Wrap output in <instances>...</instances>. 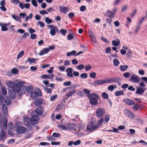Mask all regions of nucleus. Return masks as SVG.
I'll use <instances>...</instances> for the list:
<instances>
[{"instance_id": "1", "label": "nucleus", "mask_w": 147, "mask_h": 147, "mask_svg": "<svg viewBox=\"0 0 147 147\" xmlns=\"http://www.w3.org/2000/svg\"><path fill=\"white\" fill-rule=\"evenodd\" d=\"M93 95L96 97H98V94L95 93H93L92 94H89L88 95V97L90 98V103L94 106L98 104V100L96 98L93 96Z\"/></svg>"}, {"instance_id": "2", "label": "nucleus", "mask_w": 147, "mask_h": 147, "mask_svg": "<svg viewBox=\"0 0 147 147\" xmlns=\"http://www.w3.org/2000/svg\"><path fill=\"white\" fill-rule=\"evenodd\" d=\"M98 126L96 124L95 121H91L90 123H88L87 125L86 130L89 131H92L98 128Z\"/></svg>"}, {"instance_id": "3", "label": "nucleus", "mask_w": 147, "mask_h": 147, "mask_svg": "<svg viewBox=\"0 0 147 147\" xmlns=\"http://www.w3.org/2000/svg\"><path fill=\"white\" fill-rule=\"evenodd\" d=\"M24 82L22 81L18 82L16 85H15L12 88V90L15 92H18L23 87L22 86L24 85Z\"/></svg>"}, {"instance_id": "4", "label": "nucleus", "mask_w": 147, "mask_h": 147, "mask_svg": "<svg viewBox=\"0 0 147 147\" xmlns=\"http://www.w3.org/2000/svg\"><path fill=\"white\" fill-rule=\"evenodd\" d=\"M31 96L33 99H35L37 97V96L41 95V92L40 90L38 88L36 89L34 91L31 93Z\"/></svg>"}, {"instance_id": "5", "label": "nucleus", "mask_w": 147, "mask_h": 147, "mask_svg": "<svg viewBox=\"0 0 147 147\" xmlns=\"http://www.w3.org/2000/svg\"><path fill=\"white\" fill-rule=\"evenodd\" d=\"M107 83H112L114 82L119 83V81L121 80V79L118 77L111 78L108 79H106Z\"/></svg>"}, {"instance_id": "6", "label": "nucleus", "mask_w": 147, "mask_h": 147, "mask_svg": "<svg viewBox=\"0 0 147 147\" xmlns=\"http://www.w3.org/2000/svg\"><path fill=\"white\" fill-rule=\"evenodd\" d=\"M39 119L40 118L37 115H34L31 116L30 118V121L32 124L34 125L38 123L37 121H38Z\"/></svg>"}, {"instance_id": "7", "label": "nucleus", "mask_w": 147, "mask_h": 147, "mask_svg": "<svg viewBox=\"0 0 147 147\" xmlns=\"http://www.w3.org/2000/svg\"><path fill=\"white\" fill-rule=\"evenodd\" d=\"M107 83L106 80H105L100 79L96 80L91 83V84L95 86H99Z\"/></svg>"}, {"instance_id": "8", "label": "nucleus", "mask_w": 147, "mask_h": 147, "mask_svg": "<svg viewBox=\"0 0 147 147\" xmlns=\"http://www.w3.org/2000/svg\"><path fill=\"white\" fill-rule=\"evenodd\" d=\"M130 81L136 83H138L140 81L139 78L135 74H132L129 79Z\"/></svg>"}, {"instance_id": "9", "label": "nucleus", "mask_w": 147, "mask_h": 147, "mask_svg": "<svg viewBox=\"0 0 147 147\" xmlns=\"http://www.w3.org/2000/svg\"><path fill=\"white\" fill-rule=\"evenodd\" d=\"M7 138V134L6 132L3 129H2L0 134V139L2 140L3 142Z\"/></svg>"}, {"instance_id": "10", "label": "nucleus", "mask_w": 147, "mask_h": 147, "mask_svg": "<svg viewBox=\"0 0 147 147\" xmlns=\"http://www.w3.org/2000/svg\"><path fill=\"white\" fill-rule=\"evenodd\" d=\"M104 111L102 108H99L96 110V113L97 117H102L104 115Z\"/></svg>"}, {"instance_id": "11", "label": "nucleus", "mask_w": 147, "mask_h": 147, "mask_svg": "<svg viewBox=\"0 0 147 147\" xmlns=\"http://www.w3.org/2000/svg\"><path fill=\"white\" fill-rule=\"evenodd\" d=\"M125 114L126 116L130 119H133L134 118L133 113L129 110H125Z\"/></svg>"}, {"instance_id": "12", "label": "nucleus", "mask_w": 147, "mask_h": 147, "mask_svg": "<svg viewBox=\"0 0 147 147\" xmlns=\"http://www.w3.org/2000/svg\"><path fill=\"white\" fill-rule=\"evenodd\" d=\"M73 69L71 67H69L67 69L66 72L67 73L66 75L69 78H72L73 75Z\"/></svg>"}, {"instance_id": "13", "label": "nucleus", "mask_w": 147, "mask_h": 147, "mask_svg": "<svg viewBox=\"0 0 147 147\" xmlns=\"http://www.w3.org/2000/svg\"><path fill=\"white\" fill-rule=\"evenodd\" d=\"M26 128L23 126H20L17 127L16 129V131L18 134H21L24 133L26 131Z\"/></svg>"}, {"instance_id": "14", "label": "nucleus", "mask_w": 147, "mask_h": 147, "mask_svg": "<svg viewBox=\"0 0 147 147\" xmlns=\"http://www.w3.org/2000/svg\"><path fill=\"white\" fill-rule=\"evenodd\" d=\"M123 102L129 105H131L135 104L134 102L131 99L128 98H125L123 100Z\"/></svg>"}, {"instance_id": "15", "label": "nucleus", "mask_w": 147, "mask_h": 147, "mask_svg": "<svg viewBox=\"0 0 147 147\" xmlns=\"http://www.w3.org/2000/svg\"><path fill=\"white\" fill-rule=\"evenodd\" d=\"M136 88L137 90L136 92V93L138 94H141L143 93L146 90V88H143L140 87H139Z\"/></svg>"}, {"instance_id": "16", "label": "nucleus", "mask_w": 147, "mask_h": 147, "mask_svg": "<svg viewBox=\"0 0 147 147\" xmlns=\"http://www.w3.org/2000/svg\"><path fill=\"white\" fill-rule=\"evenodd\" d=\"M30 6V5L29 3H26L23 4L22 2H20L19 5V6L21 9H23L24 8L28 9Z\"/></svg>"}, {"instance_id": "17", "label": "nucleus", "mask_w": 147, "mask_h": 147, "mask_svg": "<svg viewBox=\"0 0 147 147\" xmlns=\"http://www.w3.org/2000/svg\"><path fill=\"white\" fill-rule=\"evenodd\" d=\"M8 95L11 98L14 99L16 96V92L13 90H9L8 91Z\"/></svg>"}, {"instance_id": "18", "label": "nucleus", "mask_w": 147, "mask_h": 147, "mask_svg": "<svg viewBox=\"0 0 147 147\" xmlns=\"http://www.w3.org/2000/svg\"><path fill=\"white\" fill-rule=\"evenodd\" d=\"M59 9L60 12H63L65 14H66L67 11H69V8L68 7L63 6H60L59 7Z\"/></svg>"}, {"instance_id": "19", "label": "nucleus", "mask_w": 147, "mask_h": 147, "mask_svg": "<svg viewBox=\"0 0 147 147\" xmlns=\"http://www.w3.org/2000/svg\"><path fill=\"white\" fill-rule=\"evenodd\" d=\"M54 75L53 74H50V75L45 74L42 75L40 76V77L43 79H51L54 78Z\"/></svg>"}, {"instance_id": "20", "label": "nucleus", "mask_w": 147, "mask_h": 147, "mask_svg": "<svg viewBox=\"0 0 147 147\" xmlns=\"http://www.w3.org/2000/svg\"><path fill=\"white\" fill-rule=\"evenodd\" d=\"M67 128L69 129L74 130L76 127V125L73 123H71L67 124Z\"/></svg>"}, {"instance_id": "21", "label": "nucleus", "mask_w": 147, "mask_h": 147, "mask_svg": "<svg viewBox=\"0 0 147 147\" xmlns=\"http://www.w3.org/2000/svg\"><path fill=\"white\" fill-rule=\"evenodd\" d=\"M43 110V108L42 106H40L38 107L36 109V112L39 115H40L42 113Z\"/></svg>"}, {"instance_id": "22", "label": "nucleus", "mask_w": 147, "mask_h": 147, "mask_svg": "<svg viewBox=\"0 0 147 147\" xmlns=\"http://www.w3.org/2000/svg\"><path fill=\"white\" fill-rule=\"evenodd\" d=\"M49 52V49L47 48H45L41 50L39 53V55L40 56L43 55Z\"/></svg>"}, {"instance_id": "23", "label": "nucleus", "mask_w": 147, "mask_h": 147, "mask_svg": "<svg viewBox=\"0 0 147 147\" xmlns=\"http://www.w3.org/2000/svg\"><path fill=\"white\" fill-rule=\"evenodd\" d=\"M30 121V119H29L28 117H25L24 120V123L25 125L27 126L30 125L29 121Z\"/></svg>"}, {"instance_id": "24", "label": "nucleus", "mask_w": 147, "mask_h": 147, "mask_svg": "<svg viewBox=\"0 0 147 147\" xmlns=\"http://www.w3.org/2000/svg\"><path fill=\"white\" fill-rule=\"evenodd\" d=\"M26 86H24L18 92L19 96H21L25 93V92Z\"/></svg>"}, {"instance_id": "25", "label": "nucleus", "mask_w": 147, "mask_h": 147, "mask_svg": "<svg viewBox=\"0 0 147 147\" xmlns=\"http://www.w3.org/2000/svg\"><path fill=\"white\" fill-rule=\"evenodd\" d=\"M6 85L9 87L11 88L12 89L15 85L14 83L11 81H7L6 82Z\"/></svg>"}, {"instance_id": "26", "label": "nucleus", "mask_w": 147, "mask_h": 147, "mask_svg": "<svg viewBox=\"0 0 147 147\" xmlns=\"http://www.w3.org/2000/svg\"><path fill=\"white\" fill-rule=\"evenodd\" d=\"M2 108L4 115L7 116V106L4 104Z\"/></svg>"}, {"instance_id": "27", "label": "nucleus", "mask_w": 147, "mask_h": 147, "mask_svg": "<svg viewBox=\"0 0 147 147\" xmlns=\"http://www.w3.org/2000/svg\"><path fill=\"white\" fill-rule=\"evenodd\" d=\"M4 101L6 104L7 105H9L11 103V100L10 98L8 96H6L4 99Z\"/></svg>"}, {"instance_id": "28", "label": "nucleus", "mask_w": 147, "mask_h": 147, "mask_svg": "<svg viewBox=\"0 0 147 147\" xmlns=\"http://www.w3.org/2000/svg\"><path fill=\"white\" fill-rule=\"evenodd\" d=\"M42 101L41 99H37L34 102V104L36 106H38L42 104Z\"/></svg>"}, {"instance_id": "29", "label": "nucleus", "mask_w": 147, "mask_h": 147, "mask_svg": "<svg viewBox=\"0 0 147 147\" xmlns=\"http://www.w3.org/2000/svg\"><path fill=\"white\" fill-rule=\"evenodd\" d=\"M128 67L127 65H121L120 66V69L121 71H122L126 70Z\"/></svg>"}, {"instance_id": "30", "label": "nucleus", "mask_w": 147, "mask_h": 147, "mask_svg": "<svg viewBox=\"0 0 147 147\" xmlns=\"http://www.w3.org/2000/svg\"><path fill=\"white\" fill-rule=\"evenodd\" d=\"M76 92V90H73L68 91L66 94V96L67 97H69L72 96Z\"/></svg>"}, {"instance_id": "31", "label": "nucleus", "mask_w": 147, "mask_h": 147, "mask_svg": "<svg viewBox=\"0 0 147 147\" xmlns=\"http://www.w3.org/2000/svg\"><path fill=\"white\" fill-rule=\"evenodd\" d=\"M25 89H26L27 92L28 93H31L32 92L33 89V87L32 86H28L27 88L26 87Z\"/></svg>"}, {"instance_id": "32", "label": "nucleus", "mask_w": 147, "mask_h": 147, "mask_svg": "<svg viewBox=\"0 0 147 147\" xmlns=\"http://www.w3.org/2000/svg\"><path fill=\"white\" fill-rule=\"evenodd\" d=\"M115 95L116 96H118L121 95H124V92L123 91H117L115 92Z\"/></svg>"}, {"instance_id": "33", "label": "nucleus", "mask_w": 147, "mask_h": 147, "mask_svg": "<svg viewBox=\"0 0 147 147\" xmlns=\"http://www.w3.org/2000/svg\"><path fill=\"white\" fill-rule=\"evenodd\" d=\"M117 40H113L112 41L113 45L115 46H117L120 44V41L119 39H117Z\"/></svg>"}, {"instance_id": "34", "label": "nucleus", "mask_w": 147, "mask_h": 147, "mask_svg": "<svg viewBox=\"0 0 147 147\" xmlns=\"http://www.w3.org/2000/svg\"><path fill=\"white\" fill-rule=\"evenodd\" d=\"M12 18L15 20L17 22H21V20L20 18L17 16L14 15L13 14L11 15Z\"/></svg>"}, {"instance_id": "35", "label": "nucleus", "mask_w": 147, "mask_h": 147, "mask_svg": "<svg viewBox=\"0 0 147 147\" xmlns=\"http://www.w3.org/2000/svg\"><path fill=\"white\" fill-rule=\"evenodd\" d=\"M36 59H34L29 57L27 59V61L30 64H32L34 63L36 60Z\"/></svg>"}, {"instance_id": "36", "label": "nucleus", "mask_w": 147, "mask_h": 147, "mask_svg": "<svg viewBox=\"0 0 147 147\" xmlns=\"http://www.w3.org/2000/svg\"><path fill=\"white\" fill-rule=\"evenodd\" d=\"M117 88V86L116 85H111L109 86L108 87V89L109 90L113 91L114 89Z\"/></svg>"}, {"instance_id": "37", "label": "nucleus", "mask_w": 147, "mask_h": 147, "mask_svg": "<svg viewBox=\"0 0 147 147\" xmlns=\"http://www.w3.org/2000/svg\"><path fill=\"white\" fill-rule=\"evenodd\" d=\"M58 31V30L57 29V28H56V29L55 28L54 29H51L50 30V33L52 36H54L56 34V31Z\"/></svg>"}, {"instance_id": "38", "label": "nucleus", "mask_w": 147, "mask_h": 147, "mask_svg": "<svg viewBox=\"0 0 147 147\" xmlns=\"http://www.w3.org/2000/svg\"><path fill=\"white\" fill-rule=\"evenodd\" d=\"M107 14H109V17L110 18H113L115 15L114 13H113L109 10H108L106 11Z\"/></svg>"}, {"instance_id": "39", "label": "nucleus", "mask_w": 147, "mask_h": 147, "mask_svg": "<svg viewBox=\"0 0 147 147\" xmlns=\"http://www.w3.org/2000/svg\"><path fill=\"white\" fill-rule=\"evenodd\" d=\"M76 52L75 51H72L71 52L67 53V57H69L71 55H76Z\"/></svg>"}, {"instance_id": "40", "label": "nucleus", "mask_w": 147, "mask_h": 147, "mask_svg": "<svg viewBox=\"0 0 147 147\" xmlns=\"http://www.w3.org/2000/svg\"><path fill=\"white\" fill-rule=\"evenodd\" d=\"M7 119L6 118H4L3 120V124L4 129H7Z\"/></svg>"}, {"instance_id": "41", "label": "nucleus", "mask_w": 147, "mask_h": 147, "mask_svg": "<svg viewBox=\"0 0 147 147\" xmlns=\"http://www.w3.org/2000/svg\"><path fill=\"white\" fill-rule=\"evenodd\" d=\"M45 21L48 24H51L53 22L52 20L51 19H50L48 17H46L45 19Z\"/></svg>"}, {"instance_id": "42", "label": "nucleus", "mask_w": 147, "mask_h": 147, "mask_svg": "<svg viewBox=\"0 0 147 147\" xmlns=\"http://www.w3.org/2000/svg\"><path fill=\"white\" fill-rule=\"evenodd\" d=\"M113 63L114 65L116 66H117L120 63L119 61L117 59H115L113 60Z\"/></svg>"}, {"instance_id": "43", "label": "nucleus", "mask_w": 147, "mask_h": 147, "mask_svg": "<svg viewBox=\"0 0 147 147\" xmlns=\"http://www.w3.org/2000/svg\"><path fill=\"white\" fill-rule=\"evenodd\" d=\"M84 65L82 64L78 65L76 67V68L77 69L79 70H81L82 69L84 68Z\"/></svg>"}, {"instance_id": "44", "label": "nucleus", "mask_w": 147, "mask_h": 147, "mask_svg": "<svg viewBox=\"0 0 147 147\" xmlns=\"http://www.w3.org/2000/svg\"><path fill=\"white\" fill-rule=\"evenodd\" d=\"M101 95L102 97L104 99H107L109 97V95L108 94L105 92H103Z\"/></svg>"}, {"instance_id": "45", "label": "nucleus", "mask_w": 147, "mask_h": 147, "mask_svg": "<svg viewBox=\"0 0 147 147\" xmlns=\"http://www.w3.org/2000/svg\"><path fill=\"white\" fill-rule=\"evenodd\" d=\"M80 77L82 79H86L88 77V75L86 73H84L81 74Z\"/></svg>"}, {"instance_id": "46", "label": "nucleus", "mask_w": 147, "mask_h": 147, "mask_svg": "<svg viewBox=\"0 0 147 147\" xmlns=\"http://www.w3.org/2000/svg\"><path fill=\"white\" fill-rule=\"evenodd\" d=\"M24 52L23 51H21L18 54L17 58V59H19L20 57H21L24 54Z\"/></svg>"}, {"instance_id": "47", "label": "nucleus", "mask_w": 147, "mask_h": 147, "mask_svg": "<svg viewBox=\"0 0 147 147\" xmlns=\"http://www.w3.org/2000/svg\"><path fill=\"white\" fill-rule=\"evenodd\" d=\"M18 72V70L16 68L13 69L11 71V73L14 74H17Z\"/></svg>"}, {"instance_id": "48", "label": "nucleus", "mask_w": 147, "mask_h": 147, "mask_svg": "<svg viewBox=\"0 0 147 147\" xmlns=\"http://www.w3.org/2000/svg\"><path fill=\"white\" fill-rule=\"evenodd\" d=\"M58 127L63 130H66L67 128L65 126L61 124L59 125Z\"/></svg>"}, {"instance_id": "49", "label": "nucleus", "mask_w": 147, "mask_h": 147, "mask_svg": "<svg viewBox=\"0 0 147 147\" xmlns=\"http://www.w3.org/2000/svg\"><path fill=\"white\" fill-rule=\"evenodd\" d=\"M84 126L83 124L81 123H79L78 126V129H79L83 130L84 129ZM79 131H80L79 130Z\"/></svg>"}, {"instance_id": "50", "label": "nucleus", "mask_w": 147, "mask_h": 147, "mask_svg": "<svg viewBox=\"0 0 147 147\" xmlns=\"http://www.w3.org/2000/svg\"><path fill=\"white\" fill-rule=\"evenodd\" d=\"M8 129L12 130L13 128V125L12 122H10L8 124Z\"/></svg>"}, {"instance_id": "51", "label": "nucleus", "mask_w": 147, "mask_h": 147, "mask_svg": "<svg viewBox=\"0 0 147 147\" xmlns=\"http://www.w3.org/2000/svg\"><path fill=\"white\" fill-rule=\"evenodd\" d=\"M96 74L95 72H93L90 74V77L94 78L96 77Z\"/></svg>"}, {"instance_id": "52", "label": "nucleus", "mask_w": 147, "mask_h": 147, "mask_svg": "<svg viewBox=\"0 0 147 147\" xmlns=\"http://www.w3.org/2000/svg\"><path fill=\"white\" fill-rule=\"evenodd\" d=\"M123 75L124 77L128 78L130 76V74L128 72H126L124 73Z\"/></svg>"}, {"instance_id": "53", "label": "nucleus", "mask_w": 147, "mask_h": 147, "mask_svg": "<svg viewBox=\"0 0 147 147\" xmlns=\"http://www.w3.org/2000/svg\"><path fill=\"white\" fill-rule=\"evenodd\" d=\"M31 2L32 5L35 7H36L38 6V4L36 0H32Z\"/></svg>"}, {"instance_id": "54", "label": "nucleus", "mask_w": 147, "mask_h": 147, "mask_svg": "<svg viewBox=\"0 0 147 147\" xmlns=\"http://www.w3.org/2000/svg\"><path fill=\"white\" fill-rule=\"evenodd\" d=\"M2 92V94L4 95H5L7 94V90L5 88H3L1 89Z\"/></svg>"}, {"instance_id": "55", "label": "nucleus", "mask_w": 147, "mask_h": 147, "mask_svg": "<svg viewBox=\"0 0 147 147\" xmlns=\"http://www.w3.org/2000/svg\"><path fill=\"white\" fill-rule=\"evenodd\" d=\"M81 142L80 140H78L75 142H74V145L75 146H77L78 145L80 144Z\"/></svg>"}, {"instance_id": "56", "label": "nucleus", "mask_w": 147, "mask_h": 147, "mask_svg": "<svg viewBox=\"0 0 147 147\" xmlns=\"http://www.w3.org/2000/svg\"><path fill=\"white\" fill-rule=\"evenodd\" d=\"M72 63L74 65H76L78 64V62L76 59H73L71 60Z\"/></svg>"}, {"instance_id": "57", "label": "nucleus", "mask_w": 147, "mask_h": 147, "mask_svg": "<svg viewBox=\"0 0 147 147\" xmlns=\"http://www.w3.org/2000/svg\"><path fill=\"white\" fill-rule=\"evenodd\" d=\"M92 68V67L90 65H88L85 66V69L86 71H88L90 70Z\"/></svg>"}, {"instance_id": "58", "label": "nucleus", "mask_w": 147, "mask_h": 147, "mask_svg": "<svg viewBox=\"0 0 147 147\" xmlns=\"http://www.w3.org/2000/svg\"><path fill=\"white\" fill-rule=\"evenodd\" d=\"M103 119L102 118H100V119L98 121V127L99 126H100L101 125L102 123L103 122Z\"/></svg>"}, {"instance_id": "59", "label": "nucleus", "mask_w": 147, "mask_h": 147, "mask_svg": "<svg viewBox=\"0 0 147 147\" xmlns=\"http://www.w3.org/2000/svg\"><path fill=\"white\" fill-rule=\"evenodd\" d=\"M44 90L45 92L47 93L51 94L52 92V90L51 89L45 87Z\"/></svg>"}, {"instance_id": "60", "label": "nucleus", "mask_w": 147, "mask_h": 147, "mask_svg": "<svg viewBox=\"0 0 147 147\" xmlns=\"http://www.w3.org/2000/svg\"><path fill=\"white\" fill-rule=\"evenodd\" d=\"M52 136L55 137L59 138L61 136L59 133H58L55 132L54 133L52 134Z\"/></svg>"}, {"instance_id": "61", "label": "nucleus", "mask_w": 147, "mask_h": 147, "mask_svg": "<svg viewBox=\"0 0 147 147\" xmlns=\"http://www.w3.org/2000/svg\"><path fill=\"white\" fill-rule=\"evenodd\" d=\"M37 24H39L41 27H44L45 26V24L42 21H39L37 23Z\"/></svg>"}, {"instance_id": "62", "label": "nucleus", "mask_w": 147, "mask_h": 147, "mask_svg": "<svg viewBox=\"0 0 147 147\" xmlns=\"http://www.w3.org/2000/svg\"><path fill=\"white\" fill-rule=\"evenodd\" d=\"M28 31L29 32V33L30 34H32V33H34L36 32V31L35 30L31 28H29L28 29Z\"/></svg>"}, {"instance_id": "63", "label": "nucleus", "mask_w": 147, "mask_h": 147, "mask_svg": "<svg viewBox=\"0 0 147 147\" xmlns=\"http://www.w3.org/2000/svg\"><path fill=\"white\" fill-rule=\"evenodd\" d=\"M77 94L78 95L81 96H83L84 95L83 92L82 91L80 90H79L77 91Z\"/></svg>"}, {"instance_id": "64", "label": "nucleus", "mask_w": 147, "mask_h": 147, "mask_svg": "<svg viewBox=\"0 0 147 147\" xmlns=\"http://www.w3.org/2000/svg\"><path fill=\"white\" fill-rule=\"evenodd\" d=\"M86 9V7L84 5H82L80 7V10L81 11H84Z\"/></svg>"}]
</instances>
